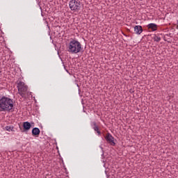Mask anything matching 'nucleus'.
Segmentation results:
<instances>
[{"label": "nucleus", "instance_id": "1", "mask_svg": "<svg viewBox=\"0 0 178 178\" xmlns=\"http://www.w3.org/2000/svg\"><path fill=\"white\" fill-rule=\"evenodd\" d=\"M14 106L13 99L6 96L0 97V112H10Z\"/></svg>", "mask_w": 178, "mask_h": 178}, {"label": "nucleus", "instance_id": "2", "mask_svg": "<svg viewBox=\"0 0 178 178\" xmlns=\"http://www.w3.org/2000/svg\"><path fill=\"white\" fill-rule=\"evenodd\" d=\"M67 49L70 54H79L81 52V43L76 40H72L70 42Z\"/></svg>", "mask_w": 178, "mask_h": 178}, {"label": "nucleus", "instance_id": "3", "mask_svg": "<svg viewBox=\"0 0 178 178\" xmlns=\"http://www.w3.org/2000/svg\"><path fill=\"white\" fill-rule=\"evenodd\" d=\"M18 93L22 98H26L27 95H30V92H29V86L24 83L23 81H19L17 83Z\"/></svg>", "mask_w": 178, "mask_h": 178}, {"label": "nucleus", "instance_id": "4", "mask_svg": "<svg viewBox=\"0 0 178 178\" xmlns=\"http://www.w3.org/2000/svg\"><path fill=\"white\" fill-rule=\"evenodd\" d=\"M69 6L72 12H79L81 9V2H80V0H71Z\"/></svg>", "mask_w": 178, "mask_h": 178}, {"label": "nucleus", "instance_id": "5", "mask_svg": "<svg viewBox=\"0 0 178 178\" xmlns=\"http://www.w3.org/2000/svg\"><path fill=\"white\" fill-rule=\"evenodd\" d=\"M105 140L108 143V144H110V145H112L113 147H115V145H116V143H115V138L112 136V134L109 133L106 134L105 136Z\"/></svg>", "mask_w": 178, "mask_h": 178}, {"label": "nucleus", "instance_id": "6", "mask_svg": "<svg viewBox=\"0 0 178 178\" xmlns=\"http://www.w3.org/2000/svg\"><path fill=\"white\" fill-rule=\"evenodd\" d=\"M90 126L92 129H93V130L97 133V136H101V131L99 130V127H98V124H97L95 121L91 122Z\"/></svg>", "mask_w": 178, "mask_h": 178}, {"label": "nucleus", "instance_id": "7", "mask_svg": "<svg viewBox=\"0 0 178 178\" xmlns=\"http://www.w3.org/2000/svg\"><path fill=\"white\" fill-rule=\"evenodd\" d=\"M147 27L149 30H152V31H156L158 30V25L156 24L150 23Z\"/></svg>", "mask_w": 178, "mask_h": 178}, {"label": "nucleus", "instance_id": "8", "mask_svg": "<svg viewBox=\"0 0 178 178\" xmlns=\"http://www.w3.org/2000/svg\"><path fill=\"white\" fill-rule=\"evenodd\" d=\"M134 33L135 34H138V35H140L141 33H143V26L140 25H136L134 26Z\"/></svg>", "mask_w": 178, "mask_h": 178}, {"label": "nucleus", "instance_id": "9", "mask_svg": "<svg viewBox=\"0 0 178 178\" xmlns=\"http://www.w3.org/2000/svg\"><path fill=\"white\" fill-rule=\"evenodd\" d=\"M23 127H24V131H29V130L31 129V124L29 122H24L23 123Z\"/></svg>", "mask_w": 178, "mask_h": 178}, {"label": "nucleus", "instance_id": "10", "mask_svg": "<svg viewBox=\"0 0 178 178\" xmlns=\"http://www.w3.org/2000/svg\"><path fill=\"white\" fill-rule=\"evenodd\" d=\"M40 129H38V127H35L32 129L33 136H40Z\"/></svg>", "mask_w": 178, "mask_h": 178}, {"label": "nucleus", "instance_id": "11", "mask_svg": "<svg viewBox=\"0 0 178 178\" xmlns=\"http://www.w3.org/2000/svg\"><path fill=\"white\" fill-rule=\"evenodd\" d=\"M153 40L154 41H155L156 42H159L161 40V37H159V35H154L153 36Z\"/></svg>", "mask_w": 178, "mask_h": 178}, {"label": "nucleus", "instance_id": "12", "mask_svg": "<svg viewBox=\"0 0 178 178\" xmlns=\"http://www.w3.org/2000/svg\"><path fill=\"white\" fill-rule=\"evenodd\" d=\"M6 130L7 131H13V126H6Z\"/></svg>", "mask_w": 178, "mask_h": 178}, {"label": "nucleus", "instance_id": "13", "mask_svg": "<svg viewBox=\"0 0 178 178\" xmlns=\"http://www.w3.org/2000/svg\"><path fill=\"white\" fill-rule=\"evenodd\" d=\"M177 24H178V20H177ZM177 29H178V25L177 26Z\"/></svg>", "mask_w": 178, "mask_h": 178}]
</instances>
